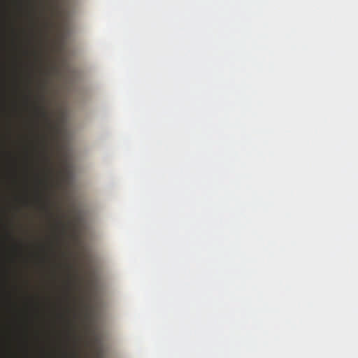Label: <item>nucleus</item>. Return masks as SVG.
I'll use <instances>...</instances> for the list:
<instances>
[{"label":"nucleus","mask_w":358,"mask_h":358,"mask_svg":"<svg viewBox=\"0 0 358 358\" xmlns=\"http://www.w3.org/2000/svg\"><path fill=\"white\" fill-rule=\"evenodd\" d=\"M67 224L64 223L62 220V217H59L57 220V227L59 228L62 233H64L66 229Z\"/></svg>","instance_id":"nucleus-3"},{"label":"nucleus","mask_w":358,"mask_h":358,"mask_svg":"<svg viewBox=\"0 0 358 358\" xmlns=\"http://www.w3.org/2000/svg\"><path fill=\"white\" fill-rule=\"evenodd\" d=\"M43 159L45 163L46 164L45 168V179L43 180H40V182L45 185V187H48L49 180L53 178L54 175V169L52 166V159L50 155L48 153L47 146H46V140L45 137L43 138Z\"/></svg>","instance_id":"nucleus-1"},{"label":"nucleus","mask_w":358,"mask_h":358,"mask_svg":"<svg viewBox=\"0 0 358 358\" xmlns=\"http://www.w3.org/2000/svg\"><path fill=\"white\" fill-rule=\"evenodd\" d=\"M71 356L73 358H78V354L77 352L74 351L72 354H71Z\"/></svg>","instance_id":"nucleus-5"},{"label":"nucleus","mask_w":358,"mask_h":358,"mask_svg":"<svg viewBox=\"0 0 358 358\" xmlns=\"http://www.w3.org/2000/svg\"><path fill=\"white\" fill-rule=\"evenodd\" d=\"M41 99H44V96L43 95L41 96Z\"/></svg>","instance_id":"nucleus-7"},{"label":"nucleus","mask_w":358,"mask_h":358,"mask_svg":"<svg viewBox=\"0 0 358 358\" xmlns=\"http://www.w3.org/2000/svg\"><path fill=\"white\" fill-rule=\"evenodd\" d=\"M41 88H42V89H44V88H45V85H44V84H42V85H41Z\"/></svg>","instance_id":"nucleus-6"},{"label":"nucleus","mask_w":358,"mask_h":358,"mask_svg":"<svg viewBox=\"0 0 358 358\" xmlns=\"http://www.w3.org/2000/svg\"><path fill=\"white\" fill-rule=\"evenodd\" d=\"M43 208L49 214L50 216H52V213L50 212V200L49 198L47 199V203L43 206Z\"/></svg>","instance_id":"nucleus-4"},{"label":"nucleus","mask_w":358,"mask_h":358,"mask_svg":"<svg viewBox=\"0 0 358 358\" xmlns=\"http://www.w3.org/2000/svg\"><path fill=\"white\" fill-rule=\"evenodd\" d=\"M37 115L41 118L44 119L47 126L49 128L52 127L50 119L46 108L43 106H38L36 108Z\"/></svg>","instance_id":"nucleus-2"}]
</instances>
